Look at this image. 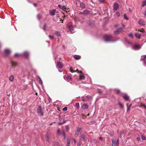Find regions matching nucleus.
<instances>
[{
	"label": "nucleus",
	"mask_w": 146,
	"mask_h": 146,
	"mask_svg": "<svg viewBox=\"0 0 146 146\" xmlns=\"http://www.w3.org/2000/svg\"><path fill=\"white\" fill-rule=\"evenodd\" d=\"M81 138L82 139V141L85 142L86 141V136L84 134H83L81 136Z\"/></svg>",
	"instance_id": "dca6fc26"
},
{
	"label": "nucleus",
	"mask_w": 146,
	"mask_h": 146,
	"mask_svg": "<svg viewBox=\"0 0 146 146\" xmlns=\"http://www.w3.org/2000/svg\"><path fill=\"white\" fill-rule=\"evenodd\" d=\"M88 108V106L87 104H83L82 106V108L84 109H87Z\"/></svg>",
	"instance_id": "2eb2a0df"
},
{
	"label": "nucleus",
	"mask_w": 146,
	"mask_h": 146,
	"mask_svg": "<svg viewBox=\"0 0 146 146\" xmlns=\"http://www.w3.org/2000/svg\"><path fill=\"white\" fill-rule=\"evenodd\" d=\"M137 139L138 141H139L140 140V138L139 137H137Z\"/></svg>",
	"instance_id": "bf43d9fd"
},
{
	"label": "nucleus",
	"mask_w": 146,
	"mask_h": 146,
	"mask_svg": "<svg viewBox=\"0 0 146 146\" xmlns=\"http://www.w3.org/2000/svg\"><path fill=\"white\" fill-rule=\"evenodd\" d=\"M76 106L77 108H79V103H76Z\"/></svg>",
	"instance_id": "09e8293b"
},
{
	"label": "nucleus",
	"mask_w": 146,
	"mask_h": 146,
	"mask_svg": "<svg viewBox=\"0 0 146 146\" xmlns=\"http://www.w3.org/2000/svg\"><path fill=\"white\" fill-rule=\"evenodd\" d=\"M79 135V133L76 131L74 136L75 137H77Z\"/></svg>",
	"instance_id": "37998d69"
},
{
	"label": "nucleus",
	"mask_w": 146,
	"mask_h": 146,
	"mask_svg": "<svg viewBox=\"0 0 146 146\" xmlns=\"http://www.w3.org/2000/svg\"><path fill=\"white\" fill-rule=\"evenodd\" d=\"M116 92L117 94H119L120 93V91L119 90H117Z\"/></svg>",
	"instance_id": "13d9d810"
},
{
	"label": "nucleus",
	"mask_w": 146,
	"mask_h": 146,
	"mask_svg": "<svg viewBox=\"0 0 146 146\" xmlns=\"http://www.w3.org/2000/svg\"><path fill=\"white\" fill-rule=\"evenodd\" d=\"M71 33H74V29H73V26L72 25H71L69 27H68Z\"/></svg>",
	"instance_id": "9d476101"
},
{
	"label": "nucleus",
	"mask_w": 146,
	"mask_h": 146,
	"mask_svg": "<svg viewBox=\"0 0 146 146\" xmlns=\"http://www.w3.org/2000/svg\"><path fill=\"white\" fill-rule=\"evenodd\" d=\"M73 57L76 60H79L81 58L80 56L77 55H74L73 56Z\"/></svg>",
	"instance_id": "6ab92c4d"
},
{
	"label": "nucleus",
	"mask_w": 146,
	"mask_h": 146,
	"mask_svg": "<svg viewBox=\"0 0 146 146\" xmlns=\"http://www.w3.org/2000/svg\"><path fill=\"white\" fill-rule=\"evenodd\" d=\"M61 9L62 10L65 11L66 9V8L65 6H63L62 7Z\"/></svg>",
	"instance_id": "4c0bfd02"
},
{
	"label": "nucleus",
	"mask_w": 146,
	"mask_h": 146,
	"mask_svg": "<svg viewBox=\"0 0 146 146\" xmlns=\"http://www.w3.org/2000/svg\"><path fill=\"white\" fill-rule=\"evenodd\" d=\"M20 55L19 54L16 53L15 54V57H17L19 56V55Z\"/></svg>",
	"instance_id": "de8ad7c7"
},
{
	"label": "nucleus",
	"mask_w": 146,
	"mask_h": 146,
	"mask_svg": "<svg viewBox=\"0 0 146 146\" xmlns=\"http://www.w3.org/2000/svg\"><path fill=\"white\" fill-rule=\"evenodd\" d=\"M46 25L45 24L43 26V29L44 30V31H45L46 30Z\"/></svg>",
	"instance_id": "a18cd8bd"
},
{
	"label": "nucleus",
	"mask_w": 146,
	"mask_h": 146,
	"mask_svg": "<svg viewBox=\"0 0 146 146\" xmlns=\"http://www.w3.org/2000/svg\"><path fill=\"white\" fill-rule=\"evenodd\" d=\"M38 78L39 79V81L40 84H42V81L41 80V79L38 76Z\"/></svg>",
	"instance_id": "72a5a7b5"
},
{
	"label": "nucleus",
	"mask_w": 146,
	"mask_h": 146,
	"mask_svg": "<svg viewBox=\"0 0 146 146\" xmlns=\"http://www.w3.org/2000/svg\"><path fill=\"white\" fill-rule=\"evenodd\" d=\"M131 105H132L131 104H130L129 106H128V105H127V111L129 110V109L130 108Z\"/></svg>",
	"instance_id": "cd10ccee"
},
{
	"label": "nucleus",
	"mask_w": 146,
	"mask_h": 146,
	"mask_svg": "<svg viewBox=\"0 0 146 146\" xmlns=\"http://www.w3.org/2000/svg\"><path fill=\"white\" fill-rule=\"evenodd\" d=\"M37 17L38 20H40V19L41 17L40 16L39 14L37 15Z\"/></svg>",
	"instance_id": "49530a36"
},
{
	"label": "nucleus",
	"mask_w": 146,
	"mask_h": 146,
	"mask_svg": "<svg viewBox=\"0 0 146 146\" xmlns=\"http://www.w3.org/2000/svg\"><path fill=\"white\" fill-rule=\"evenodd\" d=\"M14 76L13 75H11L9 77V80L11 81H13V80Z\"/></svg>",
	"instance_id": "393cba45"
},
{
	"label": "nucleus",
	"mask_w": 146,
	"mask_h": 146,
	"mask_svg": "<svg viewBox=\"0 0 146 146\" xmlns=\"http://www.w3.org/2000/svg\"><path fill=\"white\" fill-rule=\"evenodd\" d=\"M57 132L58 134V135H60V129H58Z\"/></svg>",
	"instance_id": "c03bdc74"
},
{
	"label": "nucleus",
	"mask_w": 146,
	"mask_h": 146,
	"mask_svg": "<svg viewBox=\"0 0 146 146\" xmlns=\"http://www.w3.org/2000/svg\"><path fill=\"white\" fill-rule=\"evenodd\" d=\"M55 34L57 36L60 37L61 36L60 32L58 31H56L55 33Z\"/></svg>",
	"instance_id": "412c9836"
},
{
	"label": "nucleus",
	"mask_w": 146,
	"mask_h": 146,
	"mask_svg": "<svg viewBox=\"0 0 146 146\" xmlns=\"http://www.w3.org/2000/svg\"><path fill=\"white\" fill-rule=\"evenodd\" d=\"M138 23L139 25L142 26H144L145 25V23L142 20H139Z\"/></svg>",
	"instance_id": "0eeeda50"
},
{
	"label": "nucleus",
	"mask_w": 146,
	"mask_h": 146,
	"mask_svg": "<svg viewBox=\"0 0 146 146\" xmlns=\"http://www.w3.org/2000/svg\"><path fill=\"white\" fill-rule=\"evenodd\" d=\"M146 5V0H145L142 1V6L143 7H144Z\"/></svg>",
	"instance_id": "b1692460"
},
{
	"label": "nucleus",
	"mask_w": 146,
	"mask_h": 146,
	"mask_svg": "<svg viewBox=\"0 0 146 146\" xmlns=\"http://www.w3.org/2000/svg\"><path fill=\"white\" fill-rule=\"evenodd\" d=\"M65 80H67L68 82H69L71 80L72 78L71 77L69 76H67L64 77Z\"/></svg>",
	"instance_id": "f8f14e48"
},
{
	"label": "nucleus",
	"mask_w": 146,
	"mask_h": 146,
	"mask_svg": "<svg viewBox=\"0 0 146 146\" xmlns=\"http://www.w3.org/2000/svg\"><path fill=\"white\" fill-rule=\"evenodd\" d=\"M48 37L51 40H53L54 38V37L52 36L49 35L48 36Z\"/></svg>",
	"instance_id": "473e14b6"
},
{
	"label": "nucleus",
	"mask_w": 146,
	"mask_h": 146,
	"mask_svg": "<svg viewBox=\"0 0 146 146\" xmlns=\"http://www.w3.org/2000/svg\"><path fill=\"white\" fill-rule=\"evenodd\" d=\"M141 139L142 140H146V137L144 136H142L141 137Z\"/></svg>",
	"instance_id": "a19ab883"
},
{
	"label": "nucleus",
	"mask_w": 146,
	"mask_h": 146,
	"mask_svg": "<svg viewBox=\"0 0 146 146\" xmlns=\"http://www.w3.org/2000/svg\"><path fill=\"white\" fill-rule=\"evenodd\" d=\"M11 52L10 50L9 49H5L4 51V54L5 56L8 55Z\"/></svg>",
	"instance_id": "6e6552de"
},
{
	"label": "nucleus",
	"mask_w": 146,
	"mask_h": 146,
	"mask_svg": "<svg viewBox=\"0 0 146 146\" xmlns=\"http://www.w3.org/2000/svg\"><path fill=\"white\" fill-rule=\"evenodd\" d=\"M70 72L72 73H73L74 72H75L76 71H74L71 68H70Z\"/></svg>",
	"instance_id": "58836bf2"
},
{
	"label": "nucleus",
	"mask_w": 146,
	"mask_h": 146,
	"mask_svg": "<svg viewBox=\"0 0 146 146\" xmlns=\"http://www.w3.org/2000/svg\"><path fill=\"white\" fill-rule=\"evenodd\" d=\"M124 19L126 20H128L129 19L128 17L126 16L125 14L124 15Z\"/></svg>",
	"instance_id": "c756f323"
},
{
	"label": "nucleus",
	"mask_w": 146,
	"mask_h": 146,
	"mask_svg": "<svg viewBox=\"0 0 146 146\" xmlns=\"http://www.w3.org/2000/svg\"><path fill=\"white\" fill-rule=\"evenodd\" d=\"M128 36L129 37H130L131 38H133V34L132 33H131L129 34Z\"/></svg>",
	"instance_id": "c85d7f7f"
},
{
	"label": "nucleus",
	"mask_w": 146,
	"mask_h": 146,
	"mask_svg": "<svg viewBox=\"0 0 146 146\" xmlns=\"http://www.w3.org/2000/svg\"><path fill=\"white\" fill-rule=\"evenodd\" d=\"M140 107L146 108V105L144 104H141L139 106Z\"/></svg>",
	"instance_id": "4be33fe9"
},
{
	"label": "nucleus",
	"mask_w": 146,
	"mask_h": 146,
	"mask_svg": "<svg viewBox=\"0 0 146 146\" xmlns=\"http://www.w3.org/2000/svg\"><path fill=\"white\" fill-rule=\"evenodd\" d=\"M123 31V30L121 28H120L117 29L116 31L114 32V34L117 35L122 32Z\"/></svg>",
	"instance_id": "39448f33"
},
{
	"label": "nucleus",
	"mask_w": 146,
	"mask_h": 146,
	"mask_svg": "<svg viewBox=\"0 0 146 146\" xmlns=\"http://www.w3.org/2000/svg\"><path fill=\"white\" fill-rule=\"evenodd\" d=\"M99 139L100 140H102V137H100Z\"/></svg>",
	"instance_id": "774afa93"
},
{
	"label": "nucleus",
	"mask_w": 146,
	"mask_h": 146,
	"mask_svg": "<svg viewBox=\"0 0 146 146\" xmlns=\"http://www.w3.org/2000/svg\"><path fill=\"white\" fill-rule=\"evenodd\" d=\"M66 131H68V127L67 126L66 127Z\"/></svg>",
	"instance_id": "0e129e2a"
},
{
	"label": "nucleus",
	"mask_w": 146,
	"mask_h": 146,
	"mask_svg": "<svg viewBox=\"0 0 146 146\" xmlns=\"http://www.w3.org/2000/svg\"><path fill=\"white\" fill-rule=\"evenodd\" d=\"M62 124H63V123H62L60 122V123H58L59 125H60Z\"/></svg>",
	"instance_id": "338daca9"
},
{
	"label": "nucleus",
	"mask_w": 146,
	"mask_h": 146,
	"mask_svg": "<svg viewBox=\"0 0 146 146\" xmlns=\"http://www.w3.org/2000/svg\"><path fill=\"white\" fill-rule=\"evenodd\" d=\"M112 38V36L110 35H106L104 36V38L106 42L111 41Z\"/></svg>",
	"instance_id": "f03ea898"
},
{
	"label": "nucleus",
	"mask_w": 146,
	"mask_h": 146,
	"mask_svg": "<svg viewBox=\"0 0 146 146\" xmlns=\"http://www.w3.org/2000/svg\"><path fill=\"white\" fill-rule=\"evenodd\" d=\"M56 66L60 68H61L62 67V65L60 62H58L57 63Z\"/></svg>",
	"instance_id": "a211bd4d"
},
{
	"label": "nucleus",
	"mask_w": 146,
	"mask_h": 146,
	"mask_svg": "<svg viewBox=\"0 0 146 146\" xmlns=\"http://www.w3.org/2000/svg\"><path fill=\"white\" fill-rule=\"evenodd\" d=\"M119 105L121 108L122 109H123V106L120 103H119Z\"/></svg>",
	"instance_id": "79ce46f5"
},
{
	"label": "nucleus",
	"mask_w": 146,
	"mask_h": 146,
	"mask_svg": "<svg viewBox=\"0 0 146 146\" xmlns=\"http://www.w3.org/2000/svg\"><path fill=\"white\" fill-rule=\"evenodd\" d=\"M80 73H81V74H80V78L81 79L84 80L85 79V76L84 75L82 74V72L80 71Z\"/></svg>",
	"instance_id": "aec40b11"
},
{
	"label": "nucleus",
	"mask_w": 146,
	"mask_h": 146,
	"mask_svg": "<svg viewBox=\"0 0 146 146\" xmlns=\"http://www.w3.org/2000/svg\"><path fill=\"white\" fill-rule=\"evenodd\" d=\"M143 14L145 17H146V9L143 13Z\"/></svg>",
	"instance_id": "864d4df0"
},
{
	"label": "nucleus",
	"mask_w": 146,
	"mask_h": 146,
	"mask_svg": "<svg viewBox=\"0 0 146 146\" xmlns=\"http://www.w3.org/2000/svg\"><path fill=\"white\" fill-rule=\"evenodd\" d=\"M112 146H115L116 145L115 143V141H114L113 139H112Z\"/></svg>",
	"instance_id": "a878e982"
},
{
	"label": "nucleus",
	"mask_w": 146,
	"mask_h": 146,
	"mask_svg": "<svg viewBox=\"0 0 146 146\" xmlns=\"http://www.w3.org/2000/svg\"><path fill=\"white\" fill-rule=\"evenodd\" d=\"M67 110V108L66 107L64 108L63 109H62V110L64 111H66Z\"/></svg>",
	"instance_id": "ea45409f"
},
{
	"label": "nucleus",
	"mask_w": 146,
	"mask_h": 146,
	"mask_svg": "<svg viewBox=\"0 0 146 146\" xmlns=\"http://www.w3.org/2000/svg\"><path fill=\"white\" fill-rule=\"evenodd\" d=\"M116 143V146H118L119 144V139H117L116 142V143Z\"/></svg>",
	"instance_id": "c9c22d12"
},
{
	"label": "nucleus",
	"mask_w": 146,
	"mask_h": 146,
	"mask_svg": "<svg viewBox=\"0 0 146 146\" xmlns=\"http://www.w3.org/2000/svg\"><path fill=\"white\" fill-rule=\"evenodd\" d=\"M62 134L63 136H66V134H65V132L64 130H63L62 131Z\"/></svg>",
	"instance_id": "3c124183"
},
{
	"label": "nucleus",
	"mask_w": 146,
	"mask_h": 146,
	"mask_svg": "<svg viewBox=\"0 0 146 146\" xmlns=\"http://www.w3.org/2000/svg\"><path fill=\"white\" fill-rule=\"evenodd\" d=\"M118 26V24H115V25L114 26H115V27H117V26Z\"/></svg>",
	"instance_id": "e2e57ef3"
},
{
	"label": "nucleus",
	"mask_w": 146,
	"mask_h": 146,
	"mask_svg": "<svg viewBox=\"0 0 146 146\" xmlns=\"http://www.w3.org/2000/svg\"><path fill=\"white\" fill-rule=\"evenodd\" d=\"M119 7V5L117 3H115L114 4L113 7V9L115 11H117Z\"/></svg>",
	"instance_id": "1a4fd4ad"
},
{
	"label": "nucleus",
	"mask_w": 146,
	"mask_h": 146,
	"mask_svg": "<svg viewBox=\"0 0 146 146\" xmlns=\"http://www.w3.org/2000/svg\"><path fill=\"white\" fill-rule=\"evenodd\" d=\"M141 59L142 60L144 64L145 65H146V55L142 56Z\"/></svg>",
	"instance_id": "423d86ee"
},
{
	"label": "nucleus",
	"mask_w": 146,
	"mask_h": 146,
	"mask_svg": "<svg viewBox=\"0 0 146 146\" xmlns=\"http://www.w3.org/2000/svg\"><path fill=\"white\" fill-rule=\"evenodd\" d=\"M11 64L12 66L13 67L15 66H16L17 65V63L16 62H11Z\"/></svg>",
	"instance_id": "bb28decb"
},
{
	"label": "nucleus",
	"mask_w": 146,
	"mask_h": 146,
	"mask_svg": "<svg viewBox=\"0 0 146 146\" xmlns=\"http://www.w3.org/2000/svg\"><path fill=\"white\" fill-rule=\"evenodd\" d=\"M56 11L55 9H53L52 11H50V15L53 16L55 15Z\"/></svg>",
	"instance_id": "f3484780"
},
{
	"label": "nucleus",
	"mask_w": 146,
	"mask_h": 146,
	"mask_svg": "<svg viewBox=\"0 0 146 146\" xmlns=\"http://www.w3.org/2000/svg\"><path fill=\"white\" fill-rule=\"evenodd\" d=\"M92 141L94 143H96V141L95 139H93Z\"/></svg>",
	"instance_id": "4d7b16f0"
},
{
	"label": "nucleus",
	"mask_w": 146,
	"mask_h": 146,
	"mask_svg": "<svg viewBox=\"0 0 146 146\" xmlns=\"http://www.w3.org/2000/svg\"><path fill=\"white\" fill-rule=\"evenodd\" d=\"M86 98H87L88 99H89L90 98H91L92 97L91 96H88V95H87L86 96Z\"/></svg>",
	"instance_id": "8fccbe9b"
},
{
	"label": "nucleus",
	"mask_w": 146,
	"mask_h": 146,
	"mask_svg": "<svg viewBox=\"0 0 146 146\" xmlns=\"http://www.w3.org/2000/svg\"><path fill=\"white\" fill-rule=\"evenodd\" d=\"M115 15L117 17H119L120 15V13L119 12H116Z\"/></svg>",
	"instance_id": "7c9ffc66"
},
{
	"label": "nucleus",
	"mask_w": 146,
	"mask_h": 146,
	"mask_svg": "<svg viewBox=\"0 0 146 146\" xmlns=\"http://www.w3.org/2000/svg\"><path fill=\"white\" fill-rule=\"evenodd\" d=\"M37 113L40 115L42 116L43 115V112L41 106H39L37 109Z\"/></svg>",
	"instance_id": "7ed1b4c3"
},
{
	"label": "nucleus",
	"mask_w": 146,
	"mask_h": 146,
	"mask_svg": "<svg viewBox=\"0 0 146 146\" xmlns=\"http://www.w3.org/2000/svg\"><path fill=\"white\" fill-rule=\"evenodd\" d=\"M104 0H99V1L100 2H103Z\"/></svg>",
	"instance_id": "69168bd1"
},
{
	"label": "nucleus",
	"mask_w": 146,
	"mask_h": 146,
	"mask_svg": "<svg viewBox=\"0 0 146 146\" xmlns=\"http://www.w3.org/2000/svg\"><path fill=\"white\" fill-rule=\"evenodd\" d=\"M141 48V46L139 44H134L132 46V48L134 50H138Z\"/></svg>",
	"instance_id": "20e7f679"
},
{
	"label": "nucleus",
	"mask_w": 146,
	"mask_h": 146,
	"mask_svg": "<svg viewBox=\"0 0 146 146\" xmlns=\"http://www.w3.org/2000/svg\"><path fill=\"white\" fill-rule=\"evenodd\" d=\"M81 130V128H77V130L76 131L77 132V133H79L80 132V131Z\"/></svg>",
	"instance_id": "e433bc0d"
},
{
	"label": "nucleus",
	"mask_w": 146,
	"mask_h": 146,
	"mask_svg": "<svg viewBox=\"0 0 146 146\" xmlns=\"http://www.w3.org/2000/svg\"><path fill=\"white\" fill-rule=\"evenodd\" d=\"M70 139H67V144H70Z\"/></svg>",
	"instance_id": "2f4dec72"
},
{
	"label": "nucleus",
	"mask_w": 146,
	"mask_h": 146,
	"mask_svg": "<svg viewBox=\"0 0 146 146\" xmlns=\"http://www.w3.org/2000/svg\"><path fill=\"white\" fill-rule=\"evenodd\" d=\"M35 7H36L37 6V4L35 3H33Z\"/></svg>",
	"instance_id": "680f3d73"
},
{
	"label": "nucleus",
	"mask_w": 146,
	"mask_h": 146,
	"mask_svg": "<svg viewBox=\"0 0 146 146\" xmlns=\"http://www.w3.org/2000/svg\"><path fill=\"white\" fill-rule=\"evenodd\" d=\"M98 93L99 94H101L102 93V92L100 89H98Z\"/></svg>",
	"instance_id": "603ef678"
},
{
	"label": "nucleus",
	"mask_w": 146,
	"mask_h": 146,
	"mask_svg": "<svg viewBox=\"0 0 146 146\" xmlns=\"http://www.w3.org/2000/svg\"><path fill=\"white\" fill-rule=\"evenodd\" d=\"M138 31H140L141 32H142V33L139 34L137 33H135V36L136 38L138 39H140L141 36L144 35L146 32L144 29H142V30H139Z\"/></svg>",
	"instance_id": "f257e3e1"
},
{
	"label": "nucleus",
	"mask_w": 146,
	"mask_h": 146,
	"mask_svg": "<svg viewBox=\"0 0 146 146\" xmlns=\"http://www.w3.org/2000/svg\"><path fill=\"white\" fill-rule=\"evenodd\" d=\"M58 7L60 9H61V8L62 7L60 5H58Z\"/></svg>",
	"instance_id": "5fc2aeb1"
},
{
	"label": "nucleus",
	"mask_w": 146,
	"mask_h": 146,
	"mask_svg": "<svg viewBox=\"0 0 146 146\" xmlns=\"http://www.w3.org/2000/svg\"><path fill=\"white\" fill-rule=\"evenodd\" d=\"M22 55L23 56L27 58H28L29 55V54L28 52H25Z\"/></svg>",
	"instance_id": "ddd939ff"
},
{
	"label": "nucleus",
	"mask_w": 146,
	"mask_h": 146,
	"mask_svg": "<svg viewBox=\"0 0 146 146\" xmlns=\"http://www.w3.org/2000/svg\"><path fill=\"white\" fill-rule=\"evenodd\" d=\"M81 13L83 15H87L89 14L90 11L88 10H86L84 11Z\"/></svg>",
	"instance_id": "4468645a"
},
{
	"label": "nucleus",
	"mask_w": 146,
	"mask_h": 146,
	"mask_svg": "<svg viewBox=\"0 0 146 146\" xmlns=\"http://www.w3.org/2000/svg\"><path fill=\"white\" fill-rule=\"evenodd\" d=\"M78 146H81V144L80 142L78 143Z\"/></svg>",
	"instance_id": "6e6d98bb"
},
{
	"label": "nucleus",
	"mask_w": 146,
	"mask_h": 146,
	"mask_svg": "<svg viewBox=\"0 0 146 146\" xmlns=\"http://www.w3.org/2000/svg\"><path fill=\"white\" fill-rule=\"evenodd\" d=\"M46 139H46V141L48 142H49V138L48 135V134H47L46 135Z\"/></svg>",
	"instance_id": "f704fd0d"
},
{
	"label": "nucleus",
	"mask_w": 146,
	"mask_h": 146,
	"mask_svg": "<svg viewBox=\"0 0 146 146\" xmlns=\"http://www.w3.org/2000/svg\"><path fill=\"white\" fill-rule=\"evenodd\" d=\"M123 97L125 100L128 101L129 100V96L126 94H124L123 95Z\"/></svg>",
	"instance_id": "9b49d317"
},
{
	"label": "nucleus",
	"mask_w": 146,
	"mask_h": 146,
	"mask_svg": "<svg viewBox=\"0 0 146 146\" xmlns=\"http://www.w3.org/2000/svg\"><path fill=\"white\" fill-rule=\"evenodd\" d=\"M74 143L75 144L76 143V141L75 139H74Z\"/></svg>",
	"instance_id": "052dcab7"
},
{
	"label": "nucleus",
	"mask_w": 146,
	"mask_h": 146,
	"mask_svg": "<svg viewBox=\"0 0 146 146\" xmlns=\"http://www.w3.org/2000/svg\"><path fill=\"white\" fill-rule=\"evenodd\" d=\"M80 7L82 8H84L85 7V6L83 3L81 2L80 4Z\"/></svg>",
	"instance_id": "5701e85b"
}]
</instances>
